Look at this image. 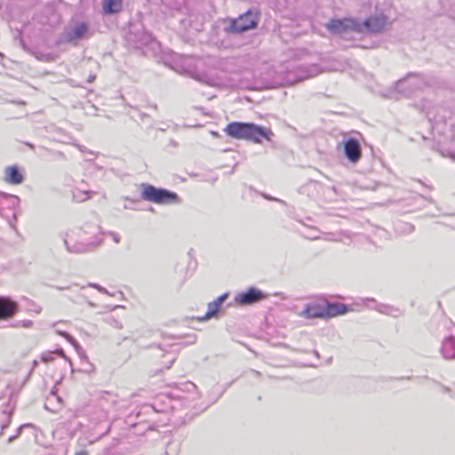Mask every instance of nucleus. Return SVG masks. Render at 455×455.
Masks as SVG:
<instances>
[{"mask_svg":"<svg viewBox=\"0 0 455 455\" xmlns=\"http://www.w3.org/2000/svg\"><path fill=\"white\" fill-rule=\"evenodd\" d=\"M101 242L100 228L95 223H85L80 228L70 229L64 238L66 249L74 253L93 250Z\"/></svg>","mask_w":455,"mask_h":455,"instance_id":"1","label":"nucleus"},{"mask_svg":"<svg viewBox=\"0 0 455 455\" xmlns=\"http://www.w3.org/2000/svg\"><path fill=\"white\" fill-rule=\"evenodd\" d=\"M224 131L234 139L251 140L256 143L261 142L262 138L269 140L273 135L271 130L251 123L232 122L226 126Z\"/></svg>","mask_w":455,"mask_h":455,"instance_id":"2","label":"nucleus"},{"mask_svg":"<svg viewBox=\"0 0 455 455\" xmlns=\"http://www.w3.org/2000/svg\"><path fill=\"white\" fill-rule=\"evenodd\" d=\"M425 84L423 77L410 74L403 79L399 80L395 84V89L388 92L384 97L397 100L398 94L410 96L416 90L422 89Z\"/></svg>","mask_w":455,"mask_h":455,"instance_id":"3","label":"nucleus"},{"mask_svg":"<svg viewBox=\"0 0 455 455\" xmlns=\"http://www.w3.org/2000/svg\"><path fill=\"white\" fill-rule=\"evenodd\" d=\"M141 197L145 201L158 204H176L180 201L176 193L149 184H142Z\"/></svg>","mask_w":455,"mask_h":455,"instance_id":"4","label":"nucleus"},{"mask_svg":"<svg viewBox=\"0 0 455 455\" xmlns=\"http://www.w3.org/2000/svg\"><path fill=\"white\" fill-rule=\"evenodd\" d=\"M347 307L343 304H328L322 307L317 304H311L301 313V315L307 318H316L324 316H335L345 314Z\"/></svg>","mask_w":455,"mask_h":455,"instance_id":"5","label":"nucleus"},{"mask_svg":"<svg viewBox=\"0 0 455 455\" xmlns=\"http://www.w3.org/2000/svg\"><path fill=\"white\" fill-rule=\"evenodd\" d=\"M358 20L355 19H333L325 24L328 31L333 35L345 36L350 32L358 33Z\"/></svg>","mask_w":455,"mask_h":455,"instance_id":"6","label":"nucleus"},{"mask_svg":"<svg viewBox=\"0 0 455 455\" xmlns=\"http://www.w3.org/2000/svg\"><path fill=\"white\" fill-rule=\"evenodd\" d=\"M258 20L256 16L248 11L240 15L237 19L232 20L228 27L225 28L228 33L240 34L257 27Z\"/></svg>","mask_w":455,"mask_h":455,"instance_id":"7","label":"nucleus"},{"mask_svg":"<svg viewBox=\"0 0 455 455\" xmlns=\"http://www.w3.org/2000/svg\"><path fill=\"white\" fill-rule=\"evenodd\" d=\"M89 36V27L84 22H79L74 26L68 27L64 33L63 38L67 43L76 45L80 40Z\"/></svg>","mask_w":455,"mask_h":455,"instance_id":"8","label":"nucleus"},{"mask_svg":"<svg viewBox=\"0 0 455 455\" xmlns=\"http://www.w3.org/2000/svg\"><path fill=\"white\" fill-rule=\"evenodd\" d=\"M387 26V18L385 15L380 14L371 17L363 22L358 20V33H379L385 29Z\"/></svg>","mask_w":455,"mask_h":455,"instance_id":"9","label":"nucleus"},{"mask_svg":"<svg viewBox=\"0 0 455 455\" xmlns=\"http://www.w3.org/2000/svg\"><path fill=\"white\" fill-rule=\"evenodd\" d=\"M344 155L352 164H357L362 158V148L355 138L344 139L341 142Z\"/></svg>","mask_w":455,"mask_h":455,"instance_id":"10","label":"nucleus"},{"mask_svg":"<svg viewBox=\"0 0 455 455\" xmlns=\"http://www.w3.org/2000/svg\"><path fill=\"white\" fill-rule=\"evenodd\" d=\"M20 205V198L17 196L0 192V215L9 219L10 216L5 213V209L12 211V218L16 219V209Z\"/></svg>","mask_w":455,"mask_h":455,"instance_id":"11","label":"nucleus"},{"mask_svg":"<svg viewBox=\"0 0 455 455\" xmlns=\"http://www.w3.org/2000/svg\"><path fill=\"white\" fill-rule=\"evenodd\" d=\"M190 395L193 400L199 397L197 394V387L191 381H185L175 385L170 395L177 399H186L187 395Z\"/></svg>","mask_w":455,"mask_h":455,"instance_id":"12","label":"nucleus"},{"mask_svg":"<svg viewBox=\"0 0 455 455\" xmlns=\"http://www.w3.org/2000/svg\"><path fill=\"white\" fill-rule=\"evenodd\" d=\"M19 310V305L10 297L0 296V320H8Z\"/></svg>","mask_w":455,"mask_h":455,"instance_id":"13","label":"nucleus"},{"mask_svg":"<svg viewBox=\"0 0 455 455\" xmlns=\"http://www.w3.org/2000/svg\"><path fill=\"white\" fill-rule=\"evenodd\" d=\"M266 298V295L259 290L253 287L250 288L247 291L240 293L235 300L243 305H249L259 301Z\"/></svg>","mask_w":455,"mask_h":455,"instance_id":"14","label":"nucleus"},{"mask_svg":"<svg viewBox=\"0 0 455 455\" xmlns=\"http://www.w3.org/2000/svg\"><path fill=\"white\" fill-rule=\"evenodd\" d=\"M23 174L15 165L8 166L4 170V180L12 185H19L23 182Z\"/></svg>","mask_w":455,"mask_h":455,"instance_id":"15","label":"nucleus"},{"mask_svg":"<svg viewBox=\"0 0 455 455\" xmlns=\"http://www.w3.org/2000/svg\"><path fill=\"white\" fill-rule=\"evenodd\" d=\"M441 353L443 357L446 360L455 359V338L453 336L443 339L441 346Z\"/></svg>","mask_w":455,"mask_h":455,"instance_id":"16","label":"nucleus"},{"mask_svg":"<svg viewBox=\"0 0 455 455\" xmlns=\"http://www.w3.org/2000/svg\"><path fill=\"white\" fill-rule=\"evenodd\" d=\"M367 307L371 308H374L375 310L379 311V313L389 315H396V313H398V309H395L390 306L385 305V304H377L376 301L373 299H367Z\"/></svg>","mask_w":455,"mask_h":455,"instance_id":"17","label":"nucleus"},{"mask_svg":"<svg viewBox=\"0 0 455 455\" xmlns=\"http://www.w3.org/2000/svg\"><path fill=\"white\" fill-rule=\"evenodd\" d=\"M123 0H103L102 7L105 13H116L121 11Z\"/></svg>","mask_w":455,"mask_h":455,"instance_id":"18","label":"nucleus"},{"mask_svg":"<svg viewBox=\"0 0 455 455\" xmlns=\"http://www.w3.org/2000/svg\"><path fill=\"white\" fill-rule=\"evenodd\" d=\"M12 408H9V406H7L6 409H4L3 411H2V414H3V421L1 423V430L4 431L5 428H7L11 422H12Z\"/></svg>","mask_w":455,"mask_h":455,"instance_id":"19","label":"nucleus"},{"mask_svg":"<svg viewBox=\"0 0 455 455\" xmlns=\"http://www.w3.org/2000/svg\"><path fill=\"white\" fill-rule=\"evenodd\" d=\"M220 309V307L214 301L210 302L208 304V310L205 315L201 318V320H208L214 316Z\"/></svg>","mask_w":455,"mask_h":455,"instance_id":"20","label":"nucleus"},{"mask_svg":"<svg viewBox=\"0 0 455 455\" xmlns=\"http://www.w3.org/2000/svg\"><path fill=\"white\" fill-rule=\"evenodd\" d=\"M186 72L198 81L204 82L208 84H212V79L208 78L205 75H201L189 69L186 70Z\"/></svg>","mask_w":455,"mask_h":455,"instance_id":"21","label":"nucleus"},{"mask_svg":"<svg viewBox=\"0 0 455 455\" xmlns=\"http://www.w3.org/2000/svg\"><path fill=\"white\" fill-rule=\"evenodd\" d=\"M104 321L109 324L110 326L116 328V329H122L123 324L122 323L116 318L114 315H108L105 317Z\"/></svg>","mask_w":455,"mask_h":455,"instance_id":"22","label":"nucleus"},{"mask_svg":"<svg viewBox=\"0 0 455 455\" xmlns=\"http://www.w3.org/2000/svg\"><path fill=\"white\" fill-rule=\"evenodd\" d=\"M33 425L31 423H26V424H23L21 425L20 427H18L17 431H16V434L14 435H12L8 438V443H12L13 442L15 439H17L20 434H21V431L26 428V427H32Z\"/></svg>","mask_w":455,"mask_h":455,"instance_id":"23","label":"nucleus"},{"mask_svg":"<svg viewBox=\"0 0 455 455\" xmlns=\"http://www.w3.org/2000/svg\"><path fill=\"white\" fill-rule=\"evenodd\" d=\"M56 333H58L59 335L64 337L73 346H75V347L77 346L76 340L71 335H69L68 332L62 331H60V330L57 329L56 330Z\"/></svg>","mask_w":455,"mask_h":455,"instance_id":"24","label":"nucleus"},{"mask_svg":"<svg viewBox=\"0 0 455 455\" xmlns=\"http://www.w3.org/2000/svg\"><path fill=\"white\" fill-rule=\"evenodd\" d=\"M52 399H56L60 403H62V399L59 395H57V394L54 391H52L51 395L47 398L48 403H50Z\"/></svg>","mask_w":455,"mask_h":455,"instance_id":"25","label":"nucleus"},{"mask_svg":"<svg viewBox=\"0 0 455 455\" xmlns=\"http://www.w3.org/2000/svg\"><path fill=\"white\" fill-rule=\"evenodd\" d=\"M315 233H318V231L316 230H311V233L310 234H304V235L308 238V239H311V240H314V239H317L319 238V235H316Z\"/></svg>","mask_w":455,"mask_h":455,"instance_id":"26","label":"nucleus"},{"mask_svg":"<svg viewBox=\"0 0 455 455\" xmlns=\"http://www.w3.org/2000/svg\"><path fill=\"white\" fill-rule=\"evenodd\" d=\"M228 297V294H222L220 295L218 299H216L215 300H213L215 303H217V305L219 307H220V305L224 302V300L227 299Z\"/></svg>","mask_w":455,"mask_h":455,"instance_id":"27","label":"nucleus"},{"mask_svg":"<svg viewBox=\"0 0 455 455\" xmlns=\"http://www.w3.org/2000/svg\"><path fill=\"white\" fill-rule=\"evenodd\" d=\"M89 286L91 287H94L96 288L98 291H100V292H103V293H107V290L104 288V287H101L100 286L99 284H96V283H89Z\"/></svg>","mask_w":455,"mask_h":455,"instance_id":"28","label":"nucleus"},{"mask_svg":"<svg viewBox=\"0 0 455 455\" xmlns=\"http://www.w3.org/2000/svg\"><path fill=\"white\" fill-rule=\"evenodd\" d=\"M20 325L25 328H29L33 325V322L30 320H24L21 322Z\"/></svg>","mask_w":455,"mask_h":455,"instance_id":"29","label":"nucleus"},{"mask_svg":"<svg viewBox=\"0 0 455 455\" xmlns=\"http://www.w3.org/2000/svg\"><path fill=\"white\" fill-rule=\"evenodd\" d=\"M110 236L113 238V240L115 241L116 243H120V236L114 233V232H110Z\"/></svg>","mask_w":455,"mask_h":455,"instance_id":"30","label":"nucleus"},{"mask_svg":"<svg viewBox=\"0 0 455 455\" xmlns=\"http://www.w3.org/2000/svg\"><path fill=\"white\" fill-rule=\"evenodd\" d=\"M42 360L44 362H50L51 360H52V356L51 355H43L42 356Z\"/></svg>","mask_w":455,"mask_h":455,"instance_id":"31","label":"nucleus"},{"mask_svg":"<svg viewBox=\"0 0 455 455\" xmlns=\"http://www.w3.org/2000/svg\"><path fill=\"white\" fill-rule=\"evenodd\" d=\"M441 388H442V390H443L444 393H448V394H450V393H451V388H450V387H448L441 386Z\"/></svg>","mask_w":455,"mask_h":455,"instance_id":"32","label":"nucleus"},{"mask_svg":"<svg viewBox=\"0 0 455 455\" xmlns=\"http://www.w3.org/2000/svg\"><path fill=\"white\" fill-rule=\"evenodd\" d=\"M315 75V73L308 74V75H307V76H303V77L299 78V79H298V81H301V80H303V79H306V78H308V77L314 76Z\"/></svg>","mask_w":455,"mask_h":455,"instance_id":"33","label":"nucleus"},{"mask_svg":"<svg viewBox=\"0 0 455 455\" xmlns=\"http://www.w3.org/2000/svg\"><path fill=\"white\" fill-rule=\"evenodd\" d=\"M76 455H88V452L85 451H82L80 452H77Z\"/></svg>","mask_w":455,"mask_h":455,"instance_id":"34","label":"nucleus"},{"mask_svg":"<svg viewBox=\"0 0 455 455\" xmlns=\"http://www.w3.org/2000/svg\"><path fill=\"white\" fill-rule=\"evenodd\" d=\"M56 289H57V290H59V291H63V290H65L66 288L61 287V286H56Z\"/></svg>","mask_w":455,"mask_h":455,"instance_id":"35","label":"nucleus"},{"mask_svg":"<svg viewBox=\"0 0 455 455\" xmlns=\"http://www.w3.org/2000/svg\"><path fill=\"white\" fill-rule=\"evenodd\" d=\"M95 76H90V78L88 79L89 82H92L94 80Z\"/></svg>","mask_w":455,"mask_h":455,"instance_id":"36","label":"nucleus"},{"mask_svg":"<svg viewBox=\"0 0 455 455\" xmlns=\"http://www.w3.org/2000/svg\"><path fill=\"white\" fill-rule=\"evenodd\" d=\"M27 145H28L30 148H34V145H33V144L27 143Z\"/></svg>","mask_w":455,"mask_h":455,"instance_id":"37","label":"nucleus"},{"mask_svg":"<svg viewBox=\"0 0 455 455\" xmlns=\"http://www.w3.org/2000/svg\"><path fill=\"white\" fill-rule=\"evenodd\" d=\"M173 361H174V357H173V356H172V357H171V359L169 360V362H170V363L172 364Z\"/></svg>","mask_w":455,"mask_h":455,"instance_id":"38","label":"nucleus"},{"mask_svg":"<svg viewBox=\"0 0 455 455\" xmlns=\"http://www.w3.org/2000/svg\"><path fill=\"white\" fill-rule=\"evenodd\" d=\"M16 103H17V104H20V105H24V104H25V102H24V101H22V100H21V101H18V102H16Z\"/></svg>","mask_w":455,"mask_h":455,"instance_id":"39","label":"nucleus"}]
</instances>
